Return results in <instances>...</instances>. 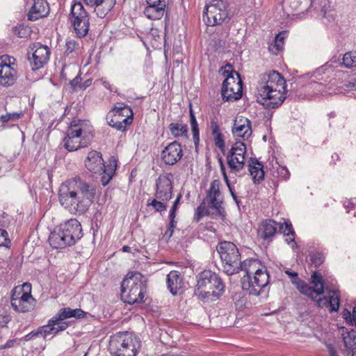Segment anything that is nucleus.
I'll use <instances>...</instances> for the list:
<instances>
[{"label":"nucleus","instance_id":"obj_1","mask_svg":"<svg viewBox=\"0 0 356 356\" xmlns=\"http://www.w3.org/2000/svg\"><path fill=\"white\" fill-rule=\"evenodd\" d=\"M95 195V186L79 177L66 180L58 190L60 205L75 215L84 214L92 204Z\"/></svg>","mask_w":356,"mask_h":356},{"label":"nucleus","instance_id":"obj_2","mask_svg":"<svg viewBox=\"0 0 356 356\" xmlns=\"http://www.w3.org/2000/svg\"><path fill=\"white\" fill-rule=\"evenodd\" d=\"M286 81L276 71L261 76L257 87L259 102L268 108H277L286 99Z\"/></svg>","mask_w":356,"mask_h":356},{"label":"nucleus","instance_id":"obj_3","mask_svg":"<svg viewBox=\"0 0 356 356\" xmlns=\"http://www.w3.org/2000/svg\"><path fill=\"white\" fill-rule=\"evenodd\" d=\"M243 271L245 275L241 279L242 288L252 296H259L269 282V275L266 267L257 259L243 261Z\"/></svg>","mask_w":356,"mask_h":356},{"label":"nucleus","instance_id":"obj_4","mask_svg":"<svg viewBox=\"0 0 356 356\" xmlns=\"http://www.w3.org/2000/svg\"><path fill=\"white\" fill-rule=\"evenodd\" d=\"M225 290L221 278L211 270H204L197 276L195 295L204 301H215Z\"/></svg>","mask_w":356,"mask_h":356},{"label":"nucleus","instance_id":"obj_5","mask_svg":"<svg viewBox=\"0 0 356 356\" xmlns=\"http://www.w3.org/2000/svg\"><path fill=\"white\" fill-rule=\"evenodd\" d=\"M146 280L139 272L127 274L121 284L122 300L130 305L143 301Z\"/></svg>","mask_w":356,"mask_h":356},{"label":"nucleus","instance_id":"obj_6","mask_svg":"<svg viewBox=\"0 0 356 356\" xmlns=\"http://www.w3.org/2000/svg\"><path fill=\"white\" fill-rule=\"evenodd\" d=\"M217 251L222 263L223 271L228 275L238 273L243 269L241 254L236 245L229 241H222L217 245Z\"/></svg>","mask_w":356,"mask_h":356},{"label":"nucleus","instance_id":"obj_7","mask_svg":"<svg viewBox=\"0 0 356 356\" xmlns=\"http://www.w3.org/2000/svg\"><path fill=\"white\" fill-rule=\"evenodd\" d=\"M90 133V127L87 121L74 119L68 126L66 136L63 140L65 148L72 152L86 147V143H83L81 140Z\"/></svg>","mask_w":356,"mask_h":356},{"label":"nucleus","instance_id":"obj_8","mask_svg":"<svg viewBox=\"0 0 356 356\" xmlns=\"http://www.w3.org/2000/svg\"><path fill=\"white\" fill-rule=\"evenodd\" d=\"M204 21L208 26L220 25L230 19L229 4L225 0H211L204 8Z\"/></svg>","mask_w":356,"mask_h":356},{"label":"nucleus","instance_id":"obj_9","mask_svg":"<svg viewBox=\"0 0 356 356\" xmlns=\"http://www.w3.org/2000/svg\"><path fill=\"white\" fill-rule=\"evenodd\" d=\"M285 273L289 277H293L296 280H292V283L296 284L297 289L301 293H303L312 300H315L317 296L321 295L324 293V282L323 280L322 275L318 272H314L311 275V284L313 286H309L305 284V282L300 280L298 277V273L296 272H291L290 270H286Z\"/></svg>","mask_w":356,"mask_h":356},{"label":"nucleus","instance_id":"obj_10","mask_svg":"<svg viewBox=\"0 0 356 356\" xmlns=\"http://www.w3.org/2000/svg\"><path fill=\"white\" fill-rule=\"evenodd\" d=\"M35 300L31 295V286L24 283L22 286H16L13 291L11 296V305L19 312H27L34 307Z\"/></svg>","mask_w":356,"mask_h":356},{"label":"nucleus","instance_id":"obj_11","mask_svg":"<svg viewBox=\"0 0 356 356\" xmlns=\"http://www.w3.org/2000/svg\"><path fill=\"white\" fill-rule=\"evenodd\" d=\"M140 347V341L132 339L113 337L109 342V350L114 356H136Z\"/></svg>","mask_w":356,"mask_h":356},{"label":"nucleus","instance_id":"obj_12","mask_svg":"<svg viewBox=\"0 0 356 356\" xmlns=\"http://www.w3.org/2000/svg\"><path fill=\"white\" fill-rule=\"evenodd\" d=\"M222 99L225 101H235L242 96V81L238 73L232 72L224 80L221 89Z\"/></svg>","mask_w":356,"mask_h":356},{"label":"nucleus","instance_id":"obj_13","mask_svg":"<svg viewBox=\"0 0 356 356\" xmlns=\"http://www.w3.org/2000/svg\"><path fill=\"white\" fill-rule=\"evenodd\" d=\"M71 16L74 30L78 37L82 38L88 32L90 23L89 16L80 2H75L71 8Z\"/></svg>","mask_w":356,"mask_h":356},{"label":"nucleus","instance_id":"obj_14","mask_svg":"<svg viewBox=\"0 0 356 356\" xmlns=\"http://www.w3.org/2000/svg\"><path fill=\"white\" fill-rule=\"evenodd\" d=\"M15 59L8 55L0 57V85L13 86L18 76Z\"/></svg>","mask_w":356,"mask_h":356},{"label":"nucleus","instance_id":"obj_15","mask_svg":"<svg viewBox=\"0 0 356 356\" xmlns=\"http://www.w3.org/2000/svg\"><path fill=\"white\" fill-rule=\"evenodd\" d=\"M246 145L243 142L236 141L229 149L227 155V161L230 171L237 173L243 169Z\"/></svg>","mask_w":356,"mask_h":356},{"label":"nucleus","instance_id":"obj_16","mask_svg":"<svg viewBox=\"0 0 356 356\" xmlns=\"http://www.w3.org/2000/svg\"><path fill=\"white\" fill-rule=\"evenodd\" d=\"M173 176L172 174L161 175L156 181L154 197L162 201H169L172 197Z\"/></svg>","mask_w":356,"mask_h":356},{"label":"nucleus","instance_id":"obj_17","mask_svg":"<svg viewBox=\"0 0 356 356\" xmlns=\"http://www.w3.org/2000/svg\"><path fill=\"white\" fill-rule=\"evenodd\" d=\"M32 56L29 57L30 64L33 70H39L44 67L48 62L50 56V50L47 46L40 43L33 44L31 47Z\"/></svg>","mask_w":356,"mask_h":356},{"label":"nucleus","instance_id":"obj_18","mask_svg":"<svg viewBox=\"0 0 356 356\" xmlns=\"http://www.w3.org/2000/svg\"><path fill=\"white\" fill-rule=\"evenodd\" d=\"M183 156V149L181 145L173 141L169 143L161 152L162 161L167 165L177 163Z\"/></svg>","mask_w":356,"mask_h":356},{"label":"nucleus","instance_id":"obj_19","mask_svg":"<svg viewBox=\"0 0 356 356\" xmlns=\"http://www.w3.org/2000/svg\"><path fill=\"white\" fill-rule=\"evenodd\" d=\"M59 228L71 245L74 244L82 236L81 225L76 219H70L64 224L60 225Z\"/></svg>","mask_w":356,"mask_h":356},{"label":"nucleus","instance_id":"obj_20","mask_svg":"<svg viewBox=\"0 0 356 356\" xmlns=\"http://www.w3.org/2000/svg\"><path fill=\"white\" fill-rule=\"evenodd\" d=\"M232 133L234 137L241 138L244 140H248L252 136V122L247 118L236 117L234 121Z\"/></svg>","mask_w":356,"mask_h":356},{"label":"nucleus","instance_id":"obj_21","mask_svg":"<svg viewBox=\"0 0 356 356\" xmlns=\"http://www.w3.org/2000/svg\"><path fill=\"white\" fill-rule=\"evenodd\" d=\"M168 289L172 295L181 294L185 288L181 274L176 270L170 271L166 278Z\"/></svg>","mask_w":356,"mask_h":356},{"label":"nucleus","instance_id":"obj_22","mask_svg":"<svg viewBox=\"0 0 356 356\" xmlns=\"http://www.w3.org/2000/svg\"><path fill=\"white\" fill-rule=\"evenodd\" d=\"M87 6L94 8L97 17L104 18L115 5V0H83Z\"/></svg>","mask_w":356,"mask_h":356},{"label":"nucleus","instance_id":"obj_23","mask_svg":"<svg viewBox=\"0 0 356 356\" xmlns=\"http://www.w3.org/2000/svg\"><path fill=\"white\" fill-rule=\"evenodd\" d=\"M49 13V6L46 0H33V3L29 11L27 17L30 21H35L46 17Z\"/></svg>","mask_w":356,"mask_h":356},{"label":"nucleus","instance_id":"obj_24","mask_svg":"<svg viewBox=\"0 0 356 356\" xmlns=\"http://www.w3.org/2000/svg\"><path fill=\"white\" fill-rule=\"evenodd\" d=\"M220 185L219 180H213L211 184L207 195V197L209 199V206L215 209L218 213H221L222 209V200L219 199L220 196Z\"/></svg>","mask_w":356,"mask_h":356},{"label":"nucleus","instance_id":"obj_25","mask_svg":"<svg viewBox=\"0 0 356 356\" xmlns=\"http://www.w3.org/2000/svg\"><path fill=\"white\" fill-rule=\"evenodd\" d=\"M86 168L95 174L101 173L103 168H105L101 153L97 151H91L88 153L85 160Z\"/></svg>","mask_w":356,"mask_h":356},{"label":"nucleus","instance_id":"obj_26","mask_svg":"<svg viewBox=\"0 0 356 356\" xmlns=\"http://www.w3.org/2000/svg\"><path fill=\"white\" fill-rule=\"evenodd\" d=\"M277 229V223L272 219L263 220L258 227V235L263 239H271Z\"/></svg>","mask_w":356,"mask_h":356},{"label":"nucleus","instance_id":"obj_27","mask_svg":"<svg viewBox=\"0 0 356 356\" xmlns=\"http://www.w3.org/2000/svg\"><path fill=\"white\" fill-rule=\"evenodd\" d=\"M86 315V312L81 309H71L70 307H64L60 309L58 312L54 316V318L58 321H64L70 318H81Z\"/></svg>","mask_w":356,"mask_h":356},{"label":"nucleus","instance_id":"obj_28","mask_svg":"<svg viewBox=\"0 0 356 356\" xmlns=\"http://www.w3.org/2000/svg\"><path fill=\"white\" fill-rule=\"evenodd\" d=\"M63 232L59 228L58 231H54L50 234L49 242L53 248L58 249L65 248L67 245H71Z\"/></svg>","mask_w":356,"mask_h":356},{"label":"nucleus","instance_id":"obj_29","mask_svg":"<svg viewBox=\"0 0 356 356\" xmlns=\"http://www.w3.org/2000/svg\"><path fill=\"white\" fill-rule=\"evenodd\" d=\"M248 170L254 181H260L264 178L263 165L256 159L251 158L249 161Z\"/></svg>","mask_w":356,"mask_h":356},{"label":"nucleus","instance_id":"obj_30","mask_svg":"<svg viewBox=\"0 0 356 356\" xmlns=\"http://www.w3.org/2000/svg\"><path fill=\"white\" fill-rule=\"evenodd\" d=\"M166 4L160 3L156 6H147L144 10V15L152 20L160 19L164 15Z\"/></svg>","mask_w":356,"mask_h":356},{"label":"nucleus","instance_id":"obj_31","mask_svg":"<svg viewBox=\"0 0 356 356\" xmlns=\"http://www.w3.org/2000/svg\"><path fill=\"white\" fill-rule=\"evenodd\" d=\"M279 228L280 232L286 236V241L287 243H292L291 247L293 248H297V244L295 242V232L291 223L290 222H284L280 225Z\"/></svg>","mask_w":356,"mask_h":356},{"label":"nucleus","instance_id":"obj_32","mask_svg":"<svg viewBox=\"0 0 356 356\" xmlns=\"http://www.w3.org/2000/svg\"><path fill=\"white\" fill-rule=\"evenodd\" d=\"M168 127L171 134L175 138L186 136L187 135L188 127L186 124L172 122L169 124Z\"/></svg>","mask_w":356,"mask_h":356},{"label":"nucleus","instance_id":"obj_33","mask_svg":"<svg viewBox=\"0 0 356 356\" xmlns=\"http://www.w3.org/2000/svg\"><path fill=\"white\" fill-rule=\"evenodd\" d=\"M113 162V165L111 164V165L104 168L103 170L100 173L102 175L101 181L103 186H106L108 184L115 172L117 161L114 159Z\"/></svg>","mask_w":356,"mask_h":356},{"label":"nucleus","instance_id":"obj_34","mask_svg":"<svg viewBox=\"0 0 356 356\" xmlns=\"http://www.w3.org/2000/svg\"><path fill=\"white\" fill-rule=\"evenodd\" d=\"M189 113H190V124H191L192 134H193V138L195 145L197 147L200 142L199 128H198V124L196 120L195 114L192 109L191 104H190Z\"/></svg>","mask_w":356,"mask_h":356},{"label":"nucleus","instance_id":"obj_35","mask_svg":"<svg viewBox=\"0 0 356 356\" xmlns=\"http://www.w3.org/2000/svg\"><path fill=\"white\" fill-rule=\"evenodd\" d=\"M53 322H56V320L54 316L48 321L47 325L41 326L36 330V333L38 334L39 337H42L43 339H45L48 335H54V330L51 326V323Z\"/></svg>","mask_w":356,"mask_h":356},{"label":"nucleus","instance_id":"obj_36","mask_svg":"<svg viewBox=\"0 0 356 356\" xmlns=\"http://www.w3.org/2000/svg\"><path fill=\"white\" fill-rule=\"evenodd\" d=\"M168 201H162L161 200H159L157 197H154L151 202L147 204V206L152 207L156 212L161 213L166 211L168 208Z\"/></svg>","mask_w":356,"mask_h":356},{"label":"nucleus","instance_id":"obj_37","mask_svg":"<svg viewBox=\"0 0 356 356\" xmlns=\"http://www.w3.org/2000/svg\"><path fill=\"white\" fill-rule=\"evenodd\" d=\"M284 39V36L282 33H279L277 35L275 38L274 44H271L268 47L269 51H271L273 54H277V53L283 48Z\"/></svg>","mask_w":356,"mask_h":356},{"label":"nucleus","instance_id":"obj_38","mask_svg":"<svg viewBox=\"0 0 356 356\" xmlns=\"http://www.w3.org/2000/svg\"><path fill=\"white\" fill-rule=\"evenodd\" d=\"M112 112L115 114L120 113V118H132L133 112L130 107L128 106H122V104H120L119 106H115Z\"/></svg>","mask_w":356,"mask_h":356},{"label":"nucleus","instance_id":"obj_39","mask_svg":"<svg viewBox=\"0 0 356 356\" xmlns=\"http://www.w3.org/2000/svg\"><path fill=\"white\" fill-rule=\"evenodd\" d=\"M343 64L348 68L356 67V52L346 53L343 57Z\"/></svg>","mask_w":356,"mask_h":356},{"label":"nucleus","instance_id":"obj_40","mask_svg":"<svg viewBox=\"0 0 356 356\" xmlns=\"http://www.w3.org/2000/svg\"><path fill=\"white\" fill-rule=\"evenodd\" d=\"M329 293H332V296L328 298V305L331 308L332 312H337L339 307V296L338 291H330Z\"/></svg>","mask_w":356,"mask_h":356},{"label":"nucleus","instance_id":"obj_41","mask_svg":"<svg viewBox=\"0 0 356 356\" xmlns=\"http://www.w3.org/2000/svg\"><path fill=\"white\" fill-rule=\"evenodd\" d=\"M356 339V331L354 330L348 332L343 337L344 343L346 348H351L354 345Z\"/></svg>","mask_w":356,"mask_h":356},{"label":"nucleus","instance_id":"obj_42","mask_svg":"<svg viewBox=\"0 0 356 356\" xmlns=\"http://www.w3.org/2000/svg\"><path fill=\"white\" fill-rule=\"evenodd\" d=\"M22 115V113H6V115H2L1 116V120L3 123H6L8 122H15L17 121L21 116Z\"/></svg>","mask_w":356,"mask_h":356},{"label":"nucleus","instance_id":"obj_43","mask_svg":"<svg viewBox=\"0 0 356 356\" xmlns=\"http://www.w3.org/2000/svg\"><path fill=\"white\" fill-rule=\"evenodd\" d=\"M213 137L216 146L221 150L222 153L224 154L225 151V143L223 135L221 133L213 135Z\"/></svg>","mask_w":356,"mask_h":356},{"label":"nucleus","instance_id":"obj_44","mask_svg":"<svg viewBox=\"0 0 356 356\" xmlns=\"http://www.w3.org/2000/svg\"><path fill=\"white\" fill-rule=\"evenodd\" d=\"M51 326L54 327V332L55 335L59 332L65 330L68 327L69 323L64 321H58L56 322H53L51 323Z\"/></svg>","mask_w":356,"mask_h":356},{"label":"nucleus","instance_id":"obj_45","mask_svg":"<svg viewBox=\"0 0 356 356\" xmlns=\"http://www.w3.org/2000/svg\"><path fill=\"white\" fill-rule=\"evenodd\" d=\"M218 161H219V164H220V171L222 174V176H223V178H224V180L225 181L226 184H227V186H228L231 193H232V195L233 197V198L234 200H236V195L234 193V192L232 191V189L230 186V184H229V181L228 179V177L227 175V173H226V171H225V165L223 163V161L222 159V158H220L218 159Z\"/></svg>","mask_w":356,"mask_h":356},{"label":"nucleus","instance_id":"obj_46","mask_svg":"<svg viewBox=\"0 0 356 356\" xmlns=\"http://www.w3.org/2000/svg\"><path fill=\"white\" fill-rule=\"evenodd\" d=\"M133 118H124L122 120H115V129L119 131H124L127 126L132 122Z\"/></svg>","mask_w":356,"mask_h":356},{"label":"nucleus","instance_id":"obj_47","mask_svg":"<svg viewBox=\"0 0 356 356\" xmlns=\"http://www.w3.org/2000/svg\"><path fill=\"white\" fill-rule=\"evenodd\" d=\"M208 213V210L204 202L200 204V205L196 209L195 220L199 221L204 216Z\"/></svg>","mask_w":356,"mask_h":356},{"label":"nucleus","instance_id":"obj_48","mask_svg":"<svg viewBox=\"0 0 356 356\" xmlns=\"http://www.w3.org/2000/svg\"><path fill=\"white\" fill-rule=\"evenodd\" d=\"M29 28L23 26H16L14 29V33L19 38H26L29 35Z\"/></svg>","mask_w":356,"mask_h":356},{"label":"nucleus","instance_id":"obj_49","mask_svg":"<svg viewBox=\"0 0 356 356\" xmlns=\"http://www.w3.org/2000/svg\"><path fill=\"white\" fill-rule=\"evenodd\" d=\"M311 261L316 267H317L323 263L324 257L321 253L316 252L312 255Z\"/></svg>","mask_w":356,"mask_h":356},{"label":"nucleus","instance_id":"obj_50","mask_svg":"<svg viewBox=\"0 0 356 356\" xmlns=\"http://www.w3.org/2000/svg\"><path fill=\"white\" fill-rule=\"evenodd\" d=\"M10 239L8 238V234L5 229H0V247H8Z\"/></svg>","mask_w":356,"mask_h":356},{"label":"nucleus","instance_id":"obj_51","mask_svg":"<svg viewBox=\"0 0 356 356\" xmlns=\"http://www.w3.org/2000/svg\"><path fill=\"white\" fill-rule=\"evenodd\" d=\"M78 42L74 40H70L66 42L65 47V52L69 54L73 52L78 47Z\"/></svg>","mask_w":356,"mask_h":356},{"label":"nucleus","instance_id":"obj_52","mask_svg":"<svg viewBox=\"0 0 356 356\" xmlns=\"http://www.w3.org/2000/svg\"><path fill=\"white\" fill-rule=\"evenodd\" d=\"M181 193H179L175 199V200L173 202V204L170 210V212L169 213H172V214H176L177 213V209H178V206L180 203V200L181 199Z\"/></svg>","mask_w":356,"mask_h":356},{"label":"nucleus","instance_id":"obj_53","mask_svg":"<svg viewBox=\"0 0 356 356\" xmlns=\"http://www.w3.org/2000/svg\"><path fill=\"white\" fill-rule=\"evenodd\" d=\"M10 320V316L7 314L0 315V326L5 327Z\"/></svg>","mask_w":356,"mask_h":356},{"label":"nucleus","instance_id":"obj_54","mask_svg":"<svg viewBox=\"0 0 356 356\" xmlns=\"http://www.w3.org/2000/svg\"><path fill=\"white\" fill-rule=\"evenodd\" d=\"M211 129L212 136L221 134L218 122L214 120H212L211 122Z\"/></svg>","mask_w":356,"mask_h":356},{"label":"nucleus","instance_id":"obj_55","mask_svg":"<svg viewBox=\"0 0 356 356\" xmlns=\"http://www.w3.org/2000/svg\"><path fill=\"white\" fill-rule=\"evenodd\" d=\"M176 214L169 213L170 223L168 227L175 229L177 226V222L175 220Z\"/></svg>","mask_w":356,"mask_h":356},{"label":"nucleus","instance_id":"obj_56","mask_svg":"<svg viewBox=\"0 0 356 356\" xmlns=\"http://www.w3.org/2000/svg\"><path fill=\"white\" fill-rule=\"evenodd\" d=\"M342 316L347 322L353 324L352 314L350 311H348L347 309H345L342 312Z\"/></svg>","mask_w":356,"mask_h":356},{"label":"nucleus","instance_id":"obj_57","mask_svg":"<svg viewBox=\"0 0 356 356\" xmlns=\"http://www.w3.org/2000/svg\"><path fill=\"white\" fill-rule=\"evenodd\" d=\"M173 232H174L173 229L168 227L167 230L165 231V232L164 233V234L162 236V239L164 240L165 241L168 242L170 240V238H171V236H172Z\"/></svg>","mask_w":356,"mask_h":356},{"label":"nucleus","instance_id":"obj_58","mask_svg":"<svg viewBox=\"0 0 356 356\" xmlns=\"http://www.w3.org/2000/svg\"><path fill=\"white\" fill-rule=\"evenodd\" d=\"M317 304L318 307H323V306H327L328 305V298L323 297L320 298L317 300Z\"/></svg>","mask_w":356,"mask_h":356},{"label":"nucleus","instance_id":"obj_59","mask_svg":"<svg viewBox=\"0 0 356 356\" xmlns=\"http://www.w3.org/2000/svg\"><path fill=\"white\" fill-rule=\"evenodd\" d=\"M147 6H156L160 3H165L166 4V2L165 0H145Z\"/></svg>","mask_w":356,"mask_h":356},{"label":"nucleus","instance_id":"obj_60","mask_svg":"<svg viewBox=\"0 0 356 356\" xmlns=\"http://www.w3.org/2000/svg\"><path fill=\"white\" fill-rule=\"evenodd\" d=\"M99 81L102 84V86H104V88H106V89L109 90L110 91H113V88L111 87V85L110 84V83L104 79H100L99 80Z\"/></svg>","mask_w":356,"mask_h":356},{"label":"nucleus","instance_id":"obj_61","mask_svg":"<svg viewBox=\"0 0 356 356\" xmlns=\"http://www.w3.org/2000/svg\"><path fill=\"white\" fill-rule=\"evenodd\" d=\"M39 337L38 334L36 333V330H33L25 336V340L29 341V340L33 339L34 337Z\"/></svg>","mask_w":356,"mask_h":356},{"label":"nucleus","instance_id":"obj_62","mask_svg":"<svg viewBox=\"0 0 356 356\" xmlns=\"http://www.w3.org/2000/svg\"><path fill=\"white\" fill-rule=\"evenodd\" d=\"M323 84L321 83H318V82H314V83H312V87L314 88V89H316L318 90V91H322V89L321 88L323 87Z\"/></svg>","mask_w":356,"mask_h":356},{"label":"nucleus","instance_id":"obj_63","mask_svg":"<svg viewBox=\"0 0 356 356\" xmlns=\"http://www.w3.org/2000/svg\"><path fill=\"white\" fill-rule=\"evenodd\" d=\"M107 120H108V124L113 127H115V120H114V115L113 114L112 115V118L109 120V116H107Z\"/></svg>","mask_w":356,"mask_h":356},{"label":"nucleus","instance_id":"obj_64","mask_svg":"<svg viewBox=\"0 0 356 356\" xmlns=\"http://www.w3.org/2000/svg\"><path fill=\"white\" fill-rule=\"evenodd\" d=\"M352 318H353V322L354 321L355 324L356 325V306L353 307Z\"/></svg>","mask_w":356,"mask_h":356}]
</instances>
